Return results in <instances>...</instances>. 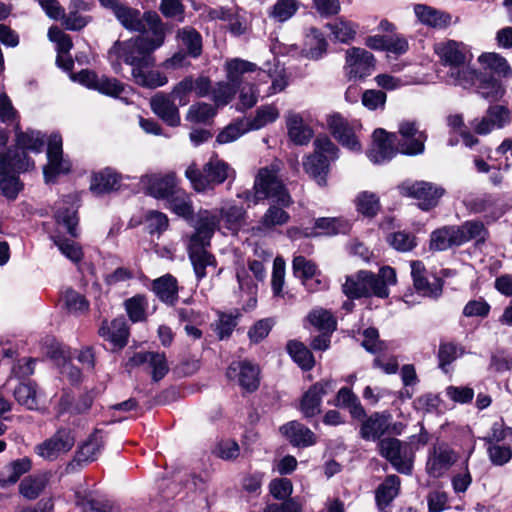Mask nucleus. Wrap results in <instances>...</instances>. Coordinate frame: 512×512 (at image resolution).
<instances>
[{"instance_id": "28", "label": "nucleus", "mask_w": 512, "mask_h": 512, "mask_svg": "<svg viewBox=\"0 0 512 512\" xmlns=\"http://www.w3.org/2000/svg\"><path fill=\"white\" fill-rule=\"evenodd\" d=\"M122 175L111 167H106L91 176L90 190L99 196L118 189Z\"/></svg>"}, {"instance_id": "32", "label": "nucleus", "mask_w": 512, "mask_h": 512, "mask_svg": "<svg viewBox=\"0 0 512 512\" xmlns=\"http://www.w3.org/2000/svg\"><path fill=\"white\" fill-rule=\"evenodd\" d=\"M187 252L198 281H201L207 276L206 269L208 267H216V258L212 253L207 251V247L188 246Z\"/></svg>"}, {"instance_id": "52", "label": "nucleus", "mask_w": 512, "mask_h": 512, "mask_svg": "<svg viewBox=\"0 0 512 512\" xmlns=\"http://www.w3.org/2000/svg\"><path fill=\"white\" fill-rule=\"evenodd\" d=\"M246 210L242 206L230 205L220 209L219 217L223 219L227 229L236 232L243 225Z\"/></svg>"}, {"instance_id": "48", "label": "nucleus", "mask_w": 512, "mask_h": 512, "mask_svg": "<svg viewBox=\"0 0 512 512\" xmlns=\"http://www.w3.org/2000/svg\"><path fill=\"white\" fill-rule=\"evenodd\" d=\"M287 352L291 358L304 370L309 371L315 365L312 352L302 343L296 340H290L287 343Z\"/></svg>"}, {"instance_id": "45", "label": "nucleus", "mask_w": 512, "mask_h": 512, "mask_svg": "<svg viewBox=\"0 0 512 512\" xmlns=\"http://www.w3.org/2000/svg\"><path fill=\"white\" fill-rule=\"evenodd\" d=\"M464 354V346L454 341H441L437 352L438 367L443 372H447V367Z\"/></svg>"}, {"instance_id": "29", "label": "nucleus", "mask_w": 512, "mask_h": 512, "mask_svg": "<svg viewBox=\"0 0 512 512\" xmlns=\"http://www.w3.org/2000/svg\"><path fill=\"white\" fill-rule=\"evenodd\" d=\"M176 40L183 51L192 58L198 59L203 53V38L201 33L192 26L179 28Z\"/></svg>"}, {"instance_id": "5", "label": "nucleus", "mask_w": 512, "mask_h": 512, "mask_svg": "<svg viewBox=\"0 0 512 512\" xmlns=\"http://www.w3.org/2000/svg\"><path fill=\"white\" fill-rule=\"evenodd\" d=\"M452 77L455 85L464 89L475 88V92L489 103L499 102L506 93L502 82L490 72L458 69L452 72Z\"/></svg>"}, {"instance_id": "39", "label": "nucleus", "mask_w": 512, "mask_h": 512, "mask_svg": "<svg viewBox=\"0 0 512 512\" xmlns=\"http://www.w3.org/2000/svg\"><path fill=\"white\" fill-rule=\"evenodd\" d=\"M45 145V135L40 131L27 130L25 132L16 131V146L10 149H18L27 156V151L34 153L42 152Z\"/></svg>"}, {"instance_id": "2", "label": "nucleus", "mask_w": 512, "mask_h": 512, "mask_svg": "<svg viewBox=\"0 0 512 512\" xmlns=\"http://www.w3.org/2000/svg\"><path fill=\"white\" fill-rule=\"evenodd\" d=\"M238 198L245 201L248 206L256 205L264 199H272L284 207H289L293 203L288 190L278 178L276 170L271 167L259 169L253 188L239 193Z\"/></svg>"}, {"instance_id": "25", "label": "nucleus", "mask_w": 512, "mask_h": 512, "mask_svg": "<svg viewBox=\"0 0 512 512\" xmlns=\"http://www.w3.org/2000/svg\"><path fill=\"white\" fill-rule=\"evenodd\" d=\"M150 107L153 113L170 127L180 125L181 118L178 106L169 95L159 92L150 100Z\"/></svg>"}, {"instance_id": "49", "label": "nucleus", "mask_w": 512, "mask_h": 512, "mask_svg": "<svg viewBox=\"0 0 512 512\" xmlns=\"http://www.w3.org/2000/svg\"><path fill=\"white\" fill-rule=\"evenodd\" d=\"M478 61L487 69L507 78L512 75V69L507 60L498 53H482Z\"/></svg>"}, {"instance_id": "13", "label": "nucleus", "mask_w": 512, "mask_h": 512, "mask_svg": "<svg viewBox=\"0 0 512 512\" xmlns=\"http://www.w3.org/2000/svg\"><path fill=\"white\" fill-rule=\"evenodd\" d=\"M397 149L407 156L420 155L425 150L427 134L421 131L416 121L404 120L399 123Z\"/></svg>"}, {"instance_id": "7", "label": "nucleus", "mask_w": 512, "mask_h": 512, "mask_svg": "<svg viewBox=\"0 0 512 512\" xmlns=\"http://www.w3.org/2000/svg\"><path fill=\"white\" fill-rule=\"evenodd\" d=\"M235 176L234 169L225 161L217 157L211 158L200 170L192 163L185 170V177L197 192H205L215 186L223 184L228 178Z\"/></svg>"}, {"instance_id": "6", "label": "nucleus", "mask_w": 512, "mask_h": 512, "mask_svg": "<svg viewBox=\"0 0 512 512\" xmlns=\"http://www.w3.org/2000/svg\"><path fill=\"white\" fill-rule=\"evenodd\" d=\"M104 8L110 10L124 29L138 34L151 32L152 24L155 23L157 29H167L160 16L155 11H145L132 8L121 3L119 0H104Z\"/></svg>"}, {"instance_id": "9", "label": "nucleus", "mask_w": 512, "mask_h": 512, "mask_svg": "<svg viewBox=\"0 0 512 512\" xmlns=\"http://www.w3.org/2000/svg\"><path fill=\"white\" fill-rule=\"evenodd\" d=\"M379 453L401 474L410 475L414 453L410 444L397 438H384L378 442Z\"/></svg>"}, {"instance_id": "14", "label": "nucleus", "mask_w": 512, "mask_h": 512, "mask_svg": "<svg viewBox=\"0 0 512 512\" xmlns=\"http://www.w3.org/2000/svg\"><path fill=\"white\" fill-rule=\"evenodd\" d=\"M47 164L43 168L46 183H54L61 174L70 172V162L63 158L62 137L52 134L47 146Z\"/></svg>"}, {"instance_id": "35", "label": "nucleus", "mask_w": 512, "mask_h": 512, "mask_svg": "<svg viewBox=\"0 0 512 512\" xmlns=\"http://www.w3.org/2000/svg\"><path fill=\"white\" fill-rule=\"evenodd\" d=\"M400 478L388 475L375 491V501L379 511L383 512L397 497L400 489Z\"/></svg>"}, {"instance_id": "26", "label": "nucleus", "mask_w": 512, "mask_h": 512, "mask_svg": "<svg viewBox=\"0 0 512 512\" xmlns=\"http://www.w3.org/2000/svg\"><path fill=\"white\" fill-rule=\"evenodd\" d=\"M459 246L475 241V246L483 245L489 238V231L480 220H467L461 225H454Z\"/></svg>"}, {"instance_id": "43", "label": "nucleus", "mask_w": 512, "mask_h": 512, "mask_svg": "<svg viewBox=\"0 0 512 512\" xmlns=\"http://www.w3.org/2000/svg\"><path fill=\"white\" fill-rule=\"evenodd\" d=\"M31 466L32 462L28 457L12 461L4 468V472L0 477V486L6 487L15 484L22 475L31 469Z\"/></svg>"}, {"instance_id": "56", "label": "nucleus", "mask_w": 512, "mask_h": 512, "mask_svg": "<svg viewBox=\"0 0 512 512\" xmlns=\"http://www.w3.org/2000/svg\"><path fill=\"white\" fill-rule=\"evenodd\" d=\"M363 278V275H360V271H358L355 275L346 277V281L342 286V290L348 299L353 300L368 298V290H366V283Z\"/></svg>"}, {"instance_id": "12", "label": "nucleus", "mask_w": 512, "mask_h": 512, "mask_svg": "<svg viewBox=\"0 0 512 512\" xmlns=\"http://www.w3.org/2000/svg\"><path fill=\"white\" fill-rule=\"evenodd\" d=\"M376 68L374 55L359 47H351L345 52L344 73L348 80H365Z\"/></svg>"}, {"instance_id": "53", "label": "nucleus", "mask_w": 512, "mask_h": 512, "mask_svg": "<svg viewBox=\"0 0 512 512\" xmlns=\"http://www.w3.org/2000/svg\"><path fill=\"white\" fill-rule=\"evenodd\" d=\"M47 479L43 475L24 478L19 485V493L28 500L36 499L45 489Z\"/></svg>"}, {"instance_id": "63", "label": "nucleus", "mask_w": 512, "mask_h": 512, "mask_svg": "<svg viewBox=\"0 0 512 512\" xmlns=\"http://www.w3.org/2000/svg\"><path fill=\"white\" fill-rule=\"evenodd\" d=\"M387 242L399 252H409L417 245L414 234L406 231H397L387 236Z\"/></svg>"}, {"instance_id": "46", "label": "nucleus", "mask_w": 512, "mask_h": 512, "mask_svg": "<svg viewBox=\"0 0 512 512\" xmlns=\"http://www.w3.org/2000/svg\"><path fill=\"white\" fill-rule=\"evenodd\" d=\"M256 69L257 65L255 63L240 58H234L225 64L227 80L239 89L243 75L247 72H254Z\"/></svg>"}, {"instance_id": "57", "label": "nucleus", "mask_w": 512, "mask_h": 512, "mask_svg": "<svg viewBox=\"0 0 512 512\" xmlns=\"http://www.w3.org/2000/svg\"><path fill=\"white\" fill-rule=\"evenodd\" d=\"M284 208V206L278 203L277 205H271L261 217L260 224L267 229L285 225L289 222L290 215L284 210Z\"/></svg>"}, {"instance_id": "47", "label": "nucleus", "mask_w": 512, "mask_h": 512, "mask_svg": "<svg viewBox=\"0 0 512 512\" xmlns=\"http://www.w3.org/2000/svg\"><path fill=\"white\" fill-rule=\"evenodd\" d=\"M14 398L20 404L29 410H37L39 407V395L36 383L29 381L20 383L14 389Z\"/></svg>"}, {"instance_id": "31", "label": "nucleus", "mask_w": 512, "mask_h": 512, "mask_svg": "<svg viewBox=\"0 0 512 512\" xmlns=\"http://www.w3.org/2000/svg\"><path fill=\"white\" fill-rule=\"evenodd\" d=\"M281 433L296 447H308L316 443L315 434L303 424L290 421L280 427Z\"/></svg>"}, {"instance_id": "23", "label": "nucleus", "mask_w": 512, "mask_h": 512, "mask_svg": "<svg viewBox=\"0 0 512 512\" xmlns=\"http://www.w3.org/2000/svg\"><path fill=\"white\" fill-rule=\"evenodd\" d=\"M425 267L421 261H414L411 264V276L416 291L430 298H438L442 295L444 280L439 277H433V281H429L424 275Z\"/></svg>"}, {"instance_id": "17", "label": "nucleus", "mask_w": 512, "mask_h": 512, "mask_svg": "<svg viewBox=\"0 0 512 512\" xmlns=\"http://www.w3.org/2000/svg\"><path fill=\"white\" fill-rule=\"evenodd\" d=\"M219 224L218 214L208 210L200 211L194 224L195 231L189 238L188 246L209 247Z\"/></svg>"}, {"instance_id": "44", "label": "nucleus", "mask_w": 512, "mask_h": 512, "mask_svg": "<svg viewBox=\"0 0 512 512\" xmlns=\"http://www.w3.org/2000/svg\"><path fill=\"white\" fill-rule=\"evenodd\" d=\"M466 207L475 214L490 213L492 220L498 219L502 212L497 210V199L492 194H483L466 202Z\"/></svg>"}, {"instance_id": "21", "label": "nucleus", "mask_w": 512, "mask_h": 512, "mask_svg": "<svg viewBox=\"0 0 512 512\" xmlns=\"http://www.w3.org/2000/svg\"><path fill=\"white\" fill-rule=\"evenodd\" d=\"M141 183L144 184L148 195L161 200H167L178 188L174 172L144 175L141 177Z\"/></svg>"}, {"instance_id": "36", "label": "nucleus", "mask_w": 512, "mask_h": 512, "mask_svg": "<svg viewBox=\"0 0 512 512\" xmlns=\"http://www.w3.org/2000/svg\"><path fill=\"white\" fill-rule=\"evenodd\" d=\"M152 290L156 296L168 305H174L178 300L177 279L171 274H166L152 282Z\"/></svg>"}, {"instance_id": "10", "label": "nucleus", "mask_w": 512, "mask_h": 512, "mask_svg": "<svg viewBox=\"0 0 512 512\" xmlns=\"http://www.w3.org/2000/svg\"><path fill=\"white\" fill-rule=\"evenodd\" d=\"M104 446L105 440L102 431L95 429L86 440L78 445L73 458L65 467V472L67 474L79 472L88 464L96 461L101 455Z\"/></svg>"}, {"instance_id": "22", "label": "nucleus", "mask_w": 512, "mask_h": 512, "mask_svg": "<svg viewBox=\"0 0 512 512\" xmlns=\"http://www.w3.org/2000/svg\"><path fill=\"white\" fill-rule=\"evenodd\" d=\"M435 52L439 56L441 63L450 67V78L453 79L452 72H456L458 69H469L464 66L466 62V54L462 43H458L454 40H448L437 44L435 46Z\"/></svg>"}, {"instance_id": "61", "label": "nucleus", "mask_w": 512, "mask_h": 512, "mask_svg": "<svg viewBox=\"0 0 512 512\" xmlns=\"http://www.w3.org/2000/svg\"><path fill=\"white\" fill-rule=\"evenodd\" d=\"M250 131L246 119L237 121L226 126L216 137L218 144H226L237 140L244 133Z\"/></svg>"}, {"instance_id": "34", "label": "nucleus", "mask_w": 512, "mask_h": 512, "mask_svg": "<svg viewBox=\"0 0 512 512\" xmlns=\"http://www.w3.org/2000/svg\"><path fill=\"white\" fill-rule=\"evenodd\" d=\"M288 136L296 145H306L313 137V130L304 124L303 118L297 113H290L286 117Z\"/></svg>"}, {"instance_id": "19", "label": "nucleus", "mask_w": 512, "mask_h": 512, "mask_svg": "<svg viewBox=\"0 0 512 512\" xmlns=\"http://www.w3.org/2000/svg\"><path fill=\"white\" fill-rule=\"evenodd\" d=\"M259 367L247 360L232 362L226 371V376L237 379L239 386L248 393L255 392L260 385Z\"/></svg>"}, {"instance_id": "59", "label": "nucleus", "mask_w": 512, "mask_h": 512, "mask_svg": "<svg viewBox=\"0 0 512 512\" xmlns=\"http://www.w3.org/2000/svg\"><path fill=\"white\" fill-rule=\"evenodd\" d=\"M279 116L278 110L272 105H264L256 110L252 119H246L249 130H258L274 122Z\"/></svg>"}, {"instance_id": "1", "label": "nucleus", "mask_w": 512, "mask_h": 512, "mask_svg": "<svg viewBox=\"0 0 512 512\" xmlns=\"http://www.w3.org/2000/svg\"><path fill=\"white\" fill-rule=\"evenodd\" d=\"M157 28L151 27L149 33L138 34L126 41L114 42L108 50V58L115 73L121 71L122 60L131 66L134 82L141 87L155 89L168 82L164 73L151 70L156 62L154 52L164 45L167 33V29Z\"/></svg>"}, {"instance_id": "3", "label": "nucleus", "mask_w": 512, "mask_h": 512, "mask_svg": "<svg viewBox=\"0 0 512 512\" xmlns=\"http://www.w3.org/2000/svg\"><path fill=\"white\" fill-rule=\"evenodd\" d=\"M314 150L303 159L304 172L319 187L328 185L331 163L339 158V148L328 136H318L313 142Z\"/></svg>"}, {"instance_id": "33", "label": "nucleus", "mask_w": 512, "mask_h": 512, "mask_svg": "<svg viewBox=\"0 0 512 512\" xmlns=\"http://www.w3.org/2000/svg\"><path fill=\"white\" fill-rule=\"evenodd\" d=\"M414 12L418 20L433 28H446L451 22V15L426 4H415Z\"/></svg>"}, {"instance_id": "20", "label": "nucleus", "mask_w": 512, "mask_h": 512, "mask_svg": "<svg viewBox=\"0 0 512 512\" xmlns=\"http://www.w3.org/2000/svg\"><path fill=\"white\" fill-rule=\"evenodd\" d=\"M333 380H321L313 384L302 396L299 409L306 418L321 412L322 398L334 389Z\"/></svg>"}, {"instance_id": "40", "label": "nucleus", "mask_w": 512, "mask_h": 512, "mask_svg": "<svg viewBox=\"0 0 512 512\" xmlns=\"http://www.w3.org/2000/svg\"><path fill=\"white\" fill-rule=\"evenodd\" d=\"M452 247H459L454 225L443 226L431 233L430 250L445 251Z\"/></svg>"}, {"instance_id": "30", "label": "nucleus", "mask_w": 512, "mask_h": 512, "mask_svg": "<svg viewBox=\"0 0 512 512\" xmlns=\"http://www.w3.org/2000/svg\"><path fill=\"white\" fill-rule=\"evenodd\" d=\"M328 42L324 34L315 27H311L305 35L301 55L310 60H319L327 52Z\"/></svg>"}, {"instance_id": "41", "label": "nucleus", "mask_w": 512, "mask_h": 512, "mask_svg": "<svg viewBox=\"0 0 512 512\" xmlns=\"http://www.w3.org/2000/svg\"><path fill=\"white\" fill-rule=\"evenodd\" d=\"M356 211L364 218L373 219L381 210L379 196L370 191H362L354 199Z\"/></svg>"}, {"instance_id": "15", "label": "nucleus", "mask_w": 512, "mask_h": 512, "mask_svg": "<svg viewBox=\"0 0 512 512\" xmlns=\"http://www.w3.org/2000/svg\"><path fill=\"white\" fill-rule=\"evenodd\" d=\"M457 452L446 442H437L428 451L426 472L433 478L442 477L457 461Z\"/></svg>"}, {"instance_id": "8", "label": "nucleus", "mask_w": 512, "mask_h": 512, "mask_svg": "<svg viewBox=\"0 0 512 512\" xmlns=\"http://www.w3.org/2000/svg\"><path fill=\"white\" fill-rule=\"evenodd\" d=\"M397 188L401 196L416 199L422 211H430L438 206L441 197L445 194L442 186L423 180H406Z\"/></svg>"}, {"instance_id": "37", "label": "nucleus", "mask_w": 512, "mask_h": 512, "mask_svg": "<svg viewBox=\"0 0 512 512\" xmlns=\"http://www.w3.org/2000/svg\"><path fill=\"white\" fill-rule=\"evenodd\" d=\"M292 268L294 275L302 281L309 291L313 292L318 289V285L321 284L320 280L309 284V281H311L318 272L315 263L306 259L304 256H295L292 261Z\"/></svg>"}, {"instance_id": "58", "label": "nucleus", "mask_w": 512, "mask_h": 512, "mask_svg": "<svg viewBox=\"0 0 512 512\" xmlns=\"http://www.w3.org/2000/svg\"><path fill=\"white\" fill-rule=\"evenodd\" d=\"M76 504L83 512H111V506L106 501L94 498L92 492H77Z\"/></svg>"}, {"instance_id": "60", "label": "nucleus", "mask_w": 512, "mask_h": 512, "mask_svg": "<svg viewBox=\"0 0 512 512\" xmlns=\"http://www.w3.org/2000/svg\"><path fill=\"white\" fill-rule=\"evenodd\" d=\"M124 305L127 315L132 322L136 323L146 319L145 311L148 301L144 295L137 294L127 299Z\"/></svg>"}, {"instance_id": "64", "label": "nucleus", "mask_w": 512, "mask_h": 512, "mask_svg": "<svg viewBox=\"0 0 512 512\" xmlns=\"http://www.w3.org/2000/svg\"><path fill=\"white\" fill-rule=\"evenodd\" d=\"M297 0H278L269 13V16L278 22H285L290 19L298 10Z\"/></svg>"}, {"instance_id": "55", "label": "nucleus", "mask_w": 512, "mask_h": 512, "mask_svg": "<svg viewBox=\"0 0 512 512\" xmlns=\"http://www.w3.org/2000/svg\"><path fill=\"white\" fill-rule=\"evenodd\" d=\"M216 108L205 102H197L191 105L186 114V120L191 123L205 124L216 115Z\"/></svg>"}, {"instance_id": "27", "label": "nucleus", "mask_w": 512, "mask_h": 512, "mask_svg": "<svg viewBox=\"0 0 512 512\" xmlns=\"http://www.w3.org/2000/svg\"><path fill=\"white\" fill-rule=\"evenodd\" d=\"M391 415L387 412H374L366 417L361 424L360 436L366 441L381 440V437L388 431Z\"/></svg>"}, {"instance_id": "11", "label": "nucleus", "mask_w": 512, "mask_h": 512, "mask_svg": "<svg viewBox=\"0 0 512 512\" xmlns=\"http://www.w3.org/2000/svg\"><path fill=\"white\" fill-rule=\"evenodd\" d=\"M76 442L75 430L61 427L48 439L35 446V453L47 461H55L68 453Z\"/></svg>"}, {"instance_id": "42", "label": "nucleus", "mask_w": 512, "mask_h": 512, "mask_svg": "<svg viewBox=\"0 0 512 512\" xmlns=\"http://www.w3.org/2000/svg\"><path fill=\"white\" fill-rule=\"evenodd\" d=\"M168 208L177 216L186 220L192 219L194 209L190 196L181 188L176 191L166 200Z\"/></svg>"}, {"instance_id": "24", "label": "nucleus", "mask_w": 512, "mask_h": 512, "mask_svg": "<svg viewBox=\"0 0 512 512\" xmlns=\"http://www.w3.org/2000/svg\"><path fill=\"white\" fill-rule=\"evenodd\" d=\"M327 124L333 137L342 146L352 151L361 150V144L357 139L353 128L343 116L338 113L333 114L329 117Z\"/></svg>"}, {"instance_id": "62", "label": "nucleus", "mask_w": 512, "mask_h": 512, "mask_svg": "<svg viewBox=\"0 0 512 512\" xmlns=\"http://www.w3.org/2000/svg\"><path fill=\"white\" fill-rule=\"evenodd\" d=\"M55 220L57 224L63 225L66 228L71 237L77 238L79 236L77 229L79 219L76 210L70 207L60 208L55 213Z\"/></svg>"}, {"instance_id": "54", "label": "nucleus", "mask_w": 512, "mask_h": 512, "mask_svg": "<svg viewBox=\"0 0 512 512\" xmlns=\"http://www.w3.org/2000/svg\"><path fill=\"white\" fill-rule=\"evenodd\" d=\"M307 319L309 323L320 332L333 333L337 327L334 316L329 311L322 308L312 310L308 314Z\"/></svg>"}, {"instance_id": "51", "label": "nucleus", "mask_w": 512, "mask_h": 512, "mask_svg": "<svg viewBox=\"0 0 512 512\" xmlns=\"http://www.w3.org/2000/svg\"><path fill=\"white\" fill-rule=\"evenodd\" d=\"M242 316L239 310H235V313H218V320L215 324V332L219 340H225L230 338L234 329L238 325V320Z\"/></svg>"}, {"instance_id": "16", "label": "nucleus", "mask_w": 512, "mask_h": 512, "mask_svg": "<svg viewBox=\"0 0 512 512\" xmlns=\"http://www.w3.org/2000/svg\"><path fill=\"white\" fill-rule=\"evenodd\" d=\"M372 138V147L368 150L367 156L374 164L390 161L399 152L396 142L398 141V135L396 133L377 128L373 132Z\"/></svg>"}, {"instance_id": "50", "label": "nucleus", "mask_w": 512, "mask_h": 512, "mask_svg": "<svg viewBox=\"0 0 512 512\" xmlns=\"http://www.w3.org/2000/svg\"><path fill=\"white\" fill-rule=\"evenodd\" d=\"M50 239L53 241L54 245L58 247L60 252L73 263H79L82 260V248L75 241L67 239L60 234L50 235Z\"/></svg>"}, {"instance_id": "18", "label": "nucleus", "mask_w": 512, "mask_h": 512, "mask_svg": "<svg viewBox=\"0 0 512 512\" xmlns=\"http://www.w3.org/2000/svg\"><path fill=\"white\" fill-rule=\"evenodd\" d=\"M360 275L364 277L368 298L372 296L382 299L387 298L389 296L388 286L396 284L397 281L396 271L390 266H383L377 274L360 270Z\"/></svg>"}, {"instance_id": "4", "label": "nucleus", "mask_w": 512, "mask_h": 512, "mask_svg": "<svg viewBox=\"0 0 512 512\" xmlns=\"http://www.w3.org/2000/svg\"><path fill=\"white\" fill-rule=\"evenodd\" d=\"M34 167V161L18 149L0 153V192L8 200H15L23 188L19 174Z\"/></svg>"}, {"instance_id": "38", "label": "nucleus", "mask_w": 512, "mask_h": 512, "mask_svg": "<svg viewBox=\"0 0 512 512\" xmlns=\"http://www.w3.org/2000/svg\"><path fill=\"white\" fill-rule=\"evenodd\" d=\"M99 335L110 341L115 348L122 349L127 345L129 330L124 321L113 320L111 326L103 322L99 328Z\"/></svg>"}]
</instances>
